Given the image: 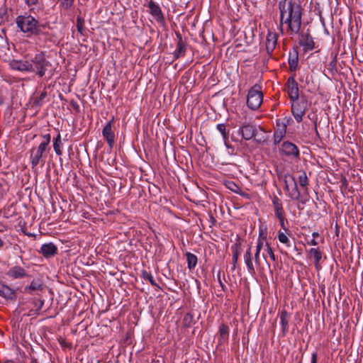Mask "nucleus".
I'll use <instances>...</instances> for the list:
<instances>
[{
	"label": "nucleus",
	"mask_w": 363,
	"mask_h": 363,
	"mask_svg": "<svg viewBox=\"0 0 363 363\" xmlns=\"http://www.w3.org/2000/svg\"><path fill=\"white\" fill-rule=\"evenodd\" d=\"M281 26L290 35L297 34L301 26L302 8L298 0H284L279 3Z\"/></svg>",
	"instance_id": "nucleus-1"
},
{
	"label": "nucleus",
	"mask_w": 363,
	"mask_h": 363,
	"mask_svg": "<svg viewBox=\"0 0 363 363\" xmlns=\"http://www.w3.org/2000/svg\"><path fill=\"white\" fill-rule=\"evenodd\" d=\"M264 240H266V236L260 234L256 244L254 257L252 256L251 246L246 250L244 254L243 258L247 272L252 275L255 274L256 272L255 265L257 267H260L261 266L260 253L264 248L263 241H264Z\"/></svg>",
	"instance_id": "nucleus-2"
},
{
	"label": "nucleus",
	"mask_w": 363,
	"mask_h": 363,
	"mask_svg": "<svg viewBox=\"0 0 363 363\" xmlns=\"http://www.w3.org/2000/svg\"><path fill=\"white\" fill-rule=\"evenodd\" d=\"M43 140L36 147H33L30 150V161L32 169L35 168L39 164L42 165L45 163L46 153L49 150V144L50 143V135L45 134L43 136Z\"/></svg>",
	"instance_id": "nucleus-3"
},
{
	"label": "nucleus",
	"mask_w": 363,
	"mask_h": 363,
	"mask_svg": "<svg viewBox=\"0 0 363 363\" xmlns=\"http://www.w3.org/2000/svg\"><path fill=\"white\" fill-rule=\"evenodd\" d=\"M16 23L18 28L23 33L37 34L40 32L38 21L30 15L18 16Z\"/></svg>",
	"instance_id": "nucleus-4"
},
{
	"label": "nucleus",
	"mask_w": 363,
	"mask_h": 363,
	"mask_svg": "<svg viewBox=\"0 0 363 363\" xmlns=\"http://www.w3.org/2000/svg\"><path fill=\"white\" fill-rule=\"evenodd\" d=\"M263 101V93L261 86L255 84L248 91L247 96V105L252 110L258 109Z\"/></svg>",
	"instance_id": "nucleus-5"
},
{
	"label": "nucleus",
	"mask_w": 363,
	"mask_h": 363,
	"mask_svg": "<svg viewBox=\"0 0 363 363\" xmlns=\"http://www.w3.org/2000/svg\"><path fill=\"white\" fill-rule=\"evenodd\" d=\"M30 65L33 69L30 72H35L39 77L44 76L48 68L51 66L50 62L41 53L37 54L31 60Z\"/></svg>",
	"instance_id": "nucleus-6"
},
{
	"label": "nucleus",
	"mask_w": 363,
	"mask_h": 363,
	"mask_svg": "<svg viewBox=\"0 0 363 363\" xmlns=\"http://www.w3.org/2000/svg\"><path fill=\"white\" fill-rule=\"evenodd\" d=\"M283 181L284 183V190L289 197L294 200L299 199L301 193L298 189L297 183L295 178L289 174H284L283 177Z\"/></svg>",
	"instance_id": "nucleus-7"
},
{
	"label": "nucleus",
	"mask_w": 363,
	"mask_h": 363,
	"mask_svg": "<svg viewBox=\"0 0 363 363\" xmlns=\"http://www.w3.org/2000/svg\"><path fill=\"white\" fill-rule=\"evenodd\" d=\"M306 111V103L298 100L292 101L291 111L296 121L299 123L302 121Z\"/></svg>",
	"instance_id": "nucleus-8"
},
{
	"label": "nucleus",
	"mask_w": 363,
	"mask_h": 363,
	"mask_svg": "<svg viewBox=\"0 0 363 363\" xmlns=\"http://www.w3.org/2000/svg\"><path fill=\"white\" fill-rule=\"evenodd\" d=\"M287 92L290 99L292 101H295L298 99V83L295 81L293 77H290L288 79L286 83Z\"/></svg>",
	"instance_id": "nucleus-9"
},
{
	"label": "nucleus",
	"mask_w": 363,
	"mask_h": 363,
	"mask_svg": "<svg viewBox=\"0 0 363 363\" xmlns=\"http://www.w3.org/2000/svg\"><path fill=\"white\" fill-rule=\"evenodd\" d=\"M277 43V34L274 32H269L266 37L265 47L267 53H272Z\"/></svg>",
	"instance_id": "nucleus-10"
},
{
	"label": "nucleus",
	"mask_w": 363,
	"mask_h": 363,
	"mask_svg": "<svg viewBox=\"0 0 363 363\" xmlns=\"http://www.w3.org/2000/svg\"><path fill=\"white\" fill-rule=\"evenodd\" d=\"M281 151L287 156L298 157L299 154L298 147L290 142H284L281 145Z\"/></svg>",
	"instance_id": "nucleus-11"
},
{
	"label": "nucleus",
	"mask_w": 363,
	"mask_h": 363,
	"mask_svg": "<svg viewBox=\"0 0 363 363\" xmlns=\"http://www.w3.org/2000/svg\"><path fill=\"white\" fill-rule=\"evenodd\" d=\"M148 8L150 13L155 17L156 21L162 22L164 20L162 10L158 4L151 0L148 4Z\"/></svg>",
	"instance_id": "nucleus-12"
},
{
	"label": "nucleus",
	"mask_w": 363,
	"mask_h": 363,
	"mask_svg": "<svg viewBox=\"0 0 363 363\" xmlns=\"http://www.w3.org/2000/svg\"><path fill=\"white\" fill-rule=\"evenodd\" d=\"M112 121L107 123L102 131L103 136L106 138L110 147L113 146L115 139L114 133L112 131Z\"/></svg>",
	"instance_id": "nucleus-13"
},
{
	"label": "nucleus",
	"mask_w": 363,
	"mask_h": 363,
	"mask_svg": "<svg viewBox=\"0 0 363 363\" xmlns=\"http://www.w3.org/2000/svg\"><path fill=\"white\" fill-rule=\"evenodd\" d=\"M299 43L306 51L312 50L315 45L313 38L308 34L301 35L300 37Z\"/></svg>",
	"instance_id": "nucleus-14"
},
{
	"label": "nucleus",
	"mask_w": 363,
	"mask_h": 363,
	"mask_svg": "<svg viewBox=\"0 0 363 363\" xmlns=\"http://www.w3.org/2000/svg\"><path fill=\"white\" fill-rule=\"evenodd\" d=\"M6 274L11 279H21L26 276L24 269L19 266L10 268Z\"/></svg>",
	"instance_id": "nucleus-15"
},
{
	"label": "nucleus",
	"mask_w": 363,
	"mask_h": 363,
	"mask_svg": "<svg viewBox=\"0 0 363 363\" xmlns=\"http://www.w3.org/2000/svg\"><path fill=\"white\" fill-rule=\"evenodd\" d=\"M11 66L13 69L21 72H30V70L33 69L28 61L13 60L11 62Z\"/></svg>",
	"instance_id": "nucleus-16"
},
{
	"label": "nucleus",
	"mask_w": 363,
	"mask_h": 363,
	"mask_svg": "<svg viewBox=\"0 0 363 363\" xmlns=\"http://www.w3.org/2000/svg\"><path fill=\"white\" fill-rule=\"evenodd\" d=\"M41 252L45 257H50L57 253V247L52 243L44 244L41 247Z\"/></svg>",
	"instance_id": "nucleus-17"
},
{
	"label": "nucleus",
	"mask_w": 363,
	"mask_h": 363,
	"mask_svg": "<svg viewBox=\"0 0 363 363\" xmlns=\"http://www.w3.org/2000/svg\"><path fill=\"white\" fill-rule=\"evenodd\" d=\"M240 133L244 139L250 140L255 135V128L251 125H243L240 128Z\"/></svg>",
	"instance_id": "nucleus-18"
},
{
	"label": "nucleus",
	"mask_w": 363,
	"mask_h": 363,
	"mask_svg": "<svg viewBox=\"0 0 363 363\" xmlns=\"http://www.w3.org/2000/svg\"><path fill=\"white\" fill-rule=\"evenodd\" d=\"M310 256L314 260V264L315 268L319 269L320 268V261L322 258V255L320 251L318 248H311L309 251Z\"/></svg>",
	"instance_id": "nucleus-19"
},
{
	"label": "nucleus",
	"mask_w": 363,
	"mask_h": 363,
	"mask_svg": "<svg viewBox=\"0 0 363 363\" xmlns=\"http://www.w3.org/2000/svg\"><path fill=\"white\" fill-rule=\"evenodd\" d=\"M289 315L286 311L284 310L280 314V320L284 332H286L289 329Z\"/></svg>",
	"instance_id": "nucleus-20"
},
{
	"label": "nucleus",
	"mask_w": 363,
	"mask_h": 363,
	"mask_svg": "<svg viewBox=\"0 0 363 363\" xmlns=\"http://www.w3.org/2000/svg\"><path fill=\"white\" fill-rule=\"evenodd\" d=\"M186 257L188 268L189 269H194L197 264L196 256L191 252H186Z\"/></svg>",
	"instance_id": "nucleus-21"
},
{
	"label": "nucleus",
	"mask_w": 363,
	"mask_h": 363,
	"mask_svg": "<svg viewBox=\"0 0 363 363\" xmlns=\"http://www.w3.org/2000/svg\"><path fill=\"white\" fill-rule=\"evenodd\" d=\"M0 296L6 298H12L13 291L8 286L0 282Z\"/></svg>",
	"instance_id": "nucleus-22"
},
{
	"label": "nucleus",
	"mask_w": 363,
	"mask_h": 363,
	"mask_svg": "<svg viewBox=\"0 0 363 363\" xmlns=\"http://www.w3.org/2000/svg\"><path fill=\"white\" fill-rule=\"evenodd\" d=\"M286 133V126L285 125H281V128L277 129L274 134V143H279L281 139L284 138Z\"/></svg>",
	"instance_id": "nucleus-23"
},
{
	"label": "nucleus",
	"mask_w": 363,
	"mask_h": 363,
	"mask_svg": "<svg viewBox=\"0 0 363 363\" xmlns=\"http://www.w3.org/2000/svg\"><path fill=\"white\" fill-rule=\"evenodd\" d=\"M62 140L60 134H58L53 140V148L57 155H62Z\"/></svg>",
	"instance_id": "nucleus-24"
},
{
	"label": "nucleus",
	"mask_w": 363,
	"mask_h": 363,
	"mask_svg": "<svg viewBox=\"0 0 363 363\" xmlns=\"http://www.w3.org/2000/svg\"><path fill=\"white\" fill-rule=\"evenodd\" d=\"M263 245H264L263 250H264V252H267V254L269 255V258L272 261L274 262L276 260V257H275L274 251H273L272 247L270 246L269 243L267 241V239L264 240V241H263Z\"/></svg>",
	"instance_id": "nucleus-25"
},
{
	"label": "nucleus",
	"mask_w": 363,
	"mask_h": 363,
	"mask_svg": "<svg viewBox=\"0 0 363 363\" xmlns=\"http://www.w3.org/2000/svg\"><path fill=\"white\" fill-rule=\"evenodd\" d=\"M273 204H274L276 216L278 218H281V216H283V212H284L281 203L279 201L277 198H274L273 200Z\"/></svg>",
	"instance_id": "nucleus-26"
},
{
	"label": "nucleus",
	"mask_w": 363,
	"mask_h": 363,
	"mask_svg": "<svg viewBox=\"0 0 363 363\" xmlns=\"http://www.w3.org/2000/svg\"><path fill=\"white\" fill-rule=\"evenodd\" d=\"M277 237H278V240H279V241L280 242L286 245L287 247H290L291 246L290 240H289L288 236L286 235L285 231L282 232V231L279 230L278 232Z\"/></svg>",
	"instance_id": "nucleus-27"
},
{
	"label": "nucleus",
	"mask_w": 363,
	"mask_h": 363,
	"mask_svg": "<svg viewBox=\"0 0 363 363\" xmlns=\"http://www.w3.org/2000/svg\"><path fill=\"white\" fill-rule=\"evenodd\" d=\"M217 130L221 133V135H222V136L223 138L225 146L228 147V143H227L228 137H227V133L225 132V125L224 124H218L217 125Z\"/></svg>",
	"instance_id": "nucleus-28"
},
{
	"label": "nucleus",
	"mask_w": 363,
	"mask_h": 363,
	"mask_svg": "<svg viewBox=\"0 0 363 363\" xmlns=\"http://www.w3.org/2000/svg\"><path fill=\"white\" fill-rule=\"evenodd\" d=\"M298 184L301 186L304 187L308 184V177L305 172H302L298 176Z\"/></svg>",
	"instance_id": "nucleus-29"
},
{
	"label": "nucleus",
	"mask_w": 363,
	"mask_h": 363,
	"mask_svg": "<svg viewBox=\"0 0 363 363\" xmlns=\"http://www.w3.org/2000/svg\"><path fill=\"white\" fill-rule=\"evenodd\" d=\"M289 65L291 71H295L298 67V57L297 56L290 57L289 59Z\"/></svg>",
	"instance_id": "nucleus-30"
},
{
	"label": "nucleus",
	"mask_w": 363,
	"mask_h": 363,
	"mask_svg": "<svg viewBox=\"0 0 363 363\" xmlns=\"http://www.w3.org/2000/svg\"><path fill=\"white\" fill-rule=\"evenodd\" d=\"M185 50L184 45L183 43L179 41L177 44V47L175 51V55L177 57H180L181 55H184Z\"/></svg>",
	"instance_id": "nucleus-31"
},
{
	"label": "nucleus",
	"mask_w": 363,
	"mask_h": 363,
	"mask_svg": "<svg viewBox=\"0 0 363 363\" xmlns=\"http://www.w3.org/2000/svg\"><path fill=\"white\" fill-rule=\"evenodd\" d=\"M194 317L191 313H186L184 317V324L185 326H190L193 323Z\"/></svg>",
	"instance_id": "nucleus-32"
},
{
	"label": "nucleus",
	"mask_w": 363,
	"mask_h": 363,
	"mask_svg": "<svg viewBox=\"0 0 363 363\" xmlns=\"http://www.w3.org/2000/svg\"><path fill=\"white\" fill-rule=\"evenodd\" d=\"M74 0H61V5L65 9H70Z\"/></svg>",
	"instance_id": "nucleus-33"
},
{
	"label": "nucleus",
	"mask_w": 363,
	"mask_h": 363,
	"mask_svg": "<svg viewBox=\"0 0 363 363\" xmlns=\"http://www.w3.org/2000/svg\"><path fill=\"white\" fill-rule=\"evenodd\" d=\"M226 186L230 189L233 192H235V193H238V191L240 190V188L239 186L235 184L233 182H229L227 184H226Z\"/></svg>",
	"instance_id": "nucleus-34"
},
{
	"label": "nucleus",
	"mask_w": 363,
	"mask_h": 363,
	"mask_svg": "<svg viewBox=\"0 0 363 363\" xmlns=\"http://www.w3.org/2000/svg\"><path fill=\"white\" fill-rule=\"evenodd\" d=\"M32 291L41 289V284L38 281H33L29 286Z\"/></svg>",
	"instance_id": "nucleus-35"
},
{
	"label": "nucleus",
	"mask_w": 363,
	"mask_h": 363,
	"mask_svg": "<svg viewBox=\"0 0 363 363\" xmlns=\"http://www.w3.org/2000/svg\"><path fill=\"white\" fill-rule=\"evenodd\" d=\"M219 331L221 336H225L228 333V327L224 325L220 326Z\"/></svg>",
	"instance_id": "nucleus-36"
},
{
	"label": "nucleus",
	"mask_w": 363,
	"mask_h": 363,
	"mask_svg": "<svg viewBox=\"0 0 363 363\" xmlns=\"http://www.w3.org/2000/svg\"><path fill=\"white\" fill-rule=\"evenodd\" d=\"M145 278L146 279H147V280L151 283V284H152V285H153V286H156V283H155V279H154V278H153V277H152V274H147L145 277Z\"/></svg>",
	"instance_id": "nucleus-37"
},
{
	"label": "nucleus",
	"mask_w": 363,
	"mask_h": 363,
	"mask_svg": "<svg viewBox=\"0 0 363 363\" xmlns=\"http://www.w3.org/2000/svg\"><path fill=\"white\" fill-rule=\"evenodd\" d=\"M25 1H26V3L28 6L35 5L38 1V0H25Z\"/></svg>",
	"instance_id": "nucleus-38"
},
{
	"label": "nucleus",
	"mask_w": 363,
	"mask_h": 363,
	"mask_svg": "<svg viewBox=\"0 0 363 363\" xmlns=\"http://www.w3.org/2000/svg\"><path fill=\"white\" fill-rule=\"evenodd\" d=\"M280 220L281 225L283 227L285 232H286V228L284 227V216H281V218H279Z\"/></svg>",
	"instance_id": "nucleus-39"
},
{
	"label": "nucleus",
	"mask_w": 363,
	"mask_h": 363,
	"mask_svg": "<svg viewBox=\"0 0 363 363\" xmlns=\"http://www.w3.org/2000/svg\"><path fill=\"white\" fill-rule=\"evenodd\" d=\"M317 362V355L315 353L312 354L311 357V363H316Z\"/></svg>",
	"instance_id": "nucleus-40"
},
{
	"label": "nucleus",
	"mask_w": 363,
	"mask_h": 363,
	"mask_svg": "<svg viewBox=\"0 0 363 363\" xmlns=\"http://www.w3.org/2000/svg\"><path fill=\"white\" fill-rule=\"evenodd\" d=\"M4 193V189L2 184L0 182V198L3 196Z\"/></svg>",
	"instance_id": "nucleus-41"
},
{
	"label": "nucleus",
	"mask_w": 363,
	"mask_h": 363,
	"mask_svg": "<svg viewBox=\"0 0 363 363\" xmlns=\"http://www.w3.org/2000/svg\"><path fill=\"white\" fill-rule=\"evenodd\" d=\"M308 243L311 245H314V246L318 245V242H317V241L315 239L311 240Z\"/></svg>",
	"instance_id": "nucleus-42"
},
{
	"label": "nucleus",
	"mask_w": 363,
	"mask_h": 363,
	"mask_svg": "<svg viewBox=\"0 0 363 363\" xmlns=\"http://www.w3.org/2000/svg\"><path fill=\"white\" fill-rule=\"evenodd\" d=\"M262 256L264 261L267 263L268 266L269 267V264L268 263L267 255H265L264 252L262 253Z\"/></svg>",
	"instance_id": "nucleus-43"
},
{
	"label": "nucleus",
	"mask_w": 363,
	"mask_h": 363,
	"mask_svg": "<svg viewBox=\"0 0 363 363\" xmlns=\"http://www.w3.org/2000/svg\"><path fill=\"white\" fill-rule=\"evenodd\" d=\"M233 260L234 263H236L238 261V254L235 253L233 257Z\"/></svg>",
	"instance_id": "nucleus-44"
},
{
	"label": "nucleus",
	"mask_w": 363,
	"mask_h": 363,
	"mask_svg": "<svg viewBox=\"0 0 363 363\" xmlns=\"http://www.w3.org/2000/svg\"><path fill=\"white\" fill-rule=\"evenodd\" d=\"M312 235H313V238H316V237H318L319 235H318V233L314 232V233H313Z\"/></svg>",
	"instance_id": "nucleus-45"
},
{
	"label": "nucleus",
	"mask_w": 363,
	"mask_h": 363,
	"mask_svg": "<svg viewBox=\"0 0 363 363\" xmlns=\"http://www.w3.org/2000/svg\"><path fill=\"white\" fill-rule=\"evenodd\" d=\"M3 245H4V241L1 239H0V247H1L3 246Z\"/></svg>",
	"instance_id": "nucleus-46"
},
{
	"label": "nucleus",
	"mask_w": 363,
	"mask_h": 363,
	"mask_svg": "<svg viewBox=\"0 0 363 363\" xmlns=\"http://www.w3.org/2000/svg\"><path fill=\"white\" fill-rule=\"evenodd\" d=\"M78 30L81 32V26H78Z\"/></svg>",
	"instance_id": "nucleus-47"
},
{
	"label": "nucleus",
	"mask_w": 363,
	"mask_h": 363,
	"mask_svg": "<svg viewBox=\"0 0 363 363\" xmlns=\"http://www.w3.org/2000/svg\"><path fill=\"white\" fill-rule=\"evenodd\" d=\"M3 103V101L1 99H0V104H1Z\"/></svg>",
	"instance_id": "nucleus-48"
}]
</instances>
